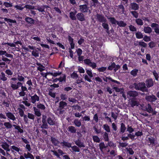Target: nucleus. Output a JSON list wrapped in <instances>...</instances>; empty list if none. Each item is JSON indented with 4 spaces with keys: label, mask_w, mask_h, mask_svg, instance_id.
<instances>
[{
    "label": "nucleus",
    "mask_w": 159,
    "mask_h": 159,
    "mask_svg": "<svg viewBox=\"0 0 159 159\" xmlns=\"http://www.w3.org/2000/svg\"><path fill=\"white\" fill-rule=\"evenodd\" d=\"M17 79L19 82H21L24 81L25 78L23 76L22 74H18L17 75Z\"/></svg>",
    "instance_id": "c756f323"
},
{
    "label": "nucleus",
    "mask_w": 159,
    "mask_h": 159,
    "mask_svg": "<svg viewBox=\"0 0 159 159\" xmlns=\"http://www.w3.org/2000/svg\"><path fill=\"white\" fill-rule=\"evenodd\" d=\"M75 144L80 148H84L85 146L84 142L81 141L80 139H78L74 141Z\"/></svg>",
    "instance_id": "9b49d317"
},
{
    "label": "nucleus",
    "mask_w": 159,
    "mask_h": 159,
    "mask_svg": "<svg viewBox=\"0 0 159 159\" xmlns=\"http://www.w3.org/2000/svg\"><path fill=\"white\" fill-rule=\"evenodd\" d=\"M143 30L145 33L148 34H150L152 31L151 28L149 26L144 27Z\"/></svg>",
    "instance_id": "4be33fe9"
},
{
    "label": "nucleus",
    "mask_w": 159,
    "mask_h": 159,
    "mask_svg": "<svg viewBox=\"0 0 159 159\" xmlns=\"http://www.w3.org/2000/svg\"><path fill=\"white\" fill-rule=\"evenodd\" d=\"M127 95L130 97H136L138 95V93L136 91H129L127 93Z\"/></svg>",
    "instance_id": "ddd939ff"
},
{
    "label": "nucleus",
    "mask_w": 159,
    "mask_h": 159,
    "mask_svg": "<svg viewBox=\"0 0 159 159\" xmlns=\"http://www.w3.org/2000/svg\"><path fill=\"white\" fill-rule=\"evenodd\" d=\"M37 10H38L39 11L41 12H43L45 11L44 9L43 5L38 6Z\"/></svg>",
    "instance_id": "5fc2aeb1"
},
{
    "label": "nucleus",
    "mask_w": 159,
    "mask_h": 159,
    "mask_svg": "<svg viewBox=\"0 0 159 159\" xmlns=\"http://www.w3.org/2000/svg\"><path fill=\"white\" fill-rule=\"evenodd\" d=\"M139 45L143 48H146L147 46V44L144 42H139Z\"/></svg>",
    "instance_id": "e2e57ef3"
},
{
    "label": "nucleus",
    "mask_w": 159,
    "mask_h": 159,
    "mask_svg": "<svg viewBox=\"0 0 159 159\" xmlns=\"http://www.w3.org/2000/svg\"><path fill=\"white\" fill-rule=\"evenodd\" d=\"M66 76L64 75L62 76L61 77L58 78L59 81L60 82H65L66 81Z\"/></svg>",
    "instance_id": "49530a36"
},
{
    "label": "nucleus",
    "mask_w": 159,
    "mask_h": 159,
    "mask_svg": "<svg viewBox=\"0 0 159 159\" xmlns=\"http://www.w3.org/2000/svg\"><path fill=\"white\" fill-rule=\"evenodd\" d=\"M75 126L77 127H80L81 125V123L80 120H79L78 119H75L73 122Z\"/></svg>",
    "instance_id": "5701e85b"
},
{
    "label": "nucleus",
    "mask_w": 159,
    "mask_h": 159,
    "mask_svg": "<svg viewBox=\"0 0 159 159\" xmlns=\"http://www.w3.org/2000/svg\"><path fill=\"white\" fill-rule=\"evenodd\" d=\"M67 104L65 102L61 101L59 103V107L64 109V107L67 106Z\"/></svg>",
    "instance_id": "bb28decb"
},
{
    "label": "nucleus",
    "mask_w": 159,
    "mask_h": 159,
    "mask_svg": "<svg viewBox=\"0 0 159 159\" xmlns=\"http://www.w3.org/2000/svg\"><path fill=\"white\" fill-rule=\"evenodd\" d=\"M6 117L9 119L14 121L16 120V118L13 114L12 113L8 111L5 112Z\"/></svg>",
    "instance_id": "9d476101"
},
{
    "label": "nucleus",
    "mask_w": 159,
    "mask_h": 159,
    "mask_svg": "<svg viewBox=\"0 0 159 159\" xmlns=\"http://www.w3.org/2000/svg\"><path fill=\"white\" fill-rule=\"evenodd\" d=\"M108 19L110 20V21L111 24H115L116 23L117 24V21H118L116 20L115 18L110 17Z\"/></svg>",
    "instance_id": "3c124183"
},
{
    "label": "nucleus",
    "mask_w": 159,
    "mask_h": 159,
    "mask_svg": "<svg viewBox=\"0 0 159 159\" xmlns=\"http://www.w3.org/2000/svg\"><path fill=\"white\" fill-rule=\"evenodd\" d=\"M126 129V128L125 125L123 123H121L120 124V133H124Z\"/></svg>",
    "instance_id": "7c9ffc66"
},
{
    "label": "nucleus",
    "mask_w": 159,
    "mask_h": 159,
    "mask_svg": "<svg viewBox=\"0 0 159 159\" xmlns=\"http://www.w3.org/2000/svg\"><path fill=\"white\" fill-rule=\"evenodd\" d=\"M134 86H135V89L139 90L143 92H148V90L146 87V84L144 82H139L138 83H134Z\"/></svg>",
    "instance_id": "f03ea898"
},
{
    "label": "nucleus",
    "mask_w": 159,
    "mask_h": 159,
    "mask_svg": "<svg viewBox=\"0 0 159 159\" xmlns=\"http://www.w3.org/2000/svg\"><path fill=\"white\" fill-rule=\"evenodd\" d=\"M118 12L120 13H124L125 11V8L122 5H119L117 8Z\"/></svg>",
    "instance_id": "dca6fc26"
},
{
    "label": "nucleus",
    "mask_w": 159,
    "mask_h": 159,
    "mask_svg": "<svg viewBox=\"0 0 159 159\" xmlns=\"http://www.w3.org/2000/svg\"><path fill=\"white\" fill-rule=\"evenodd\" d=\"M127 130L129 133H131L134 131V129L132 128L131 126H129V125H128L127 126Z\"/></svg>",
    "instance_id": "4d7b16f0"
},
{
    "label": "nucleus",
    "mask_w": 159,
    "mask_h": 159,
    "mask_svg": "<svg viewBox=\"0 0 159 159\" xmlns=\"http://www.w3.org/2000/svg\"><path fill=\"white\" fill-rule=\"evenodd\" d=\"M126 151L128 152L130 155H132L134 153V152L131 148H126Z\"/></svg>",
    "instance_id": "603ef678"
},
{
    "label": "nucleus",
    "mask_w": 159,
    "mask_h": 159,
    "mask_svg": "<svg viewBox=\"0 0 159 159\" xmlns=\"http://www.w3.org/2000/svg\"><path fill=\"white\" fill-rule=\"evenodd\" d=\"M0 79L1 80L4 81L7 80V78L4 72H2L1 73V75H0Z\"/></svg>",
    "instance_id": "a878e982"
},
{
    "label": "nucleus",
    "mask_w": 159,
    "mask_h": 159,
    "mask_svg": "<svg viewBox=\"0 0 159 159\" xmlns=\"http://www.w3.org/2000/svg\"><path fill=\"white\" fill-rule=\"evenodd\" d=\"M99 147L100 149L102 152L103 149L107 147V146H106L104 142H101L99 144Z\"/></svg>",
    "instance_id": "79ce46f5"
},
{
    "label": "nucleus",
    "mask_w": 159,
    "mask_h": 159,
    "mask_svg": "<svg viewBox=\"0 0 159 159\" xmlns=\"http://www.w3.org/2000/svg\"><path fill=\"white\" fill-rule=\"evenodd\" d=\"M93 139L94 142L96 143H99L100 141V140L99 137L96 136L94 135L93 136Z\"/></svg>",
    "instance_id": "de8ad7c7"
},
{
    "label": "nucleus",
    "mask_w": 159,
    "mask_h": 159,
    "mask_svg": "<svg viewBox=\"0 0 159 159\" xmlns=\"http://www.w3.org/2000/svg\"><path fill=\"white\" fill-rule=\"evenodd\" d=\"M136 37L138 39H142L143 38V35L140 32H137L135 33Z\"/></svg>",
    "instance_id": "37998d69"
},
{
    "label": "nucleus",
    "mask_w": 159,
    "mask_h": 159,
    "mask_svg": "<svg viewBox=\"0 0 159 159\" xmlns=\"http://www.w3.org/2000/svg\"><path fill=\"white\" fill-rule=\"evenodd\" d=\"M11 87L13 90H16L18 89L20 87H21V89L22 91H27V89L25 86H23L22 84L19 82H18L16 84H15L13 82H10Z\"/></svg>",
    "instance_id": "f257e3e1"
},
{
    "label": "nucleus",
    "mask_w": 159,
    "mask_h": 159,
    "mask_svg": "<svg viewBox=\"0 0 159 159\" xmlns=\"http://www.w3.org/2000/svg\"><path fill=\"white\" fill-rule=\"evenodd\" d=\"M68 130L71 133H75L76 132V129L75 127L72 126L68 127Z\"/></svg>",
    "instance_id": "412c9836"
},
{
    "label": "nucleus",
    "mask_w": 159,
    "mask_h": 159,
    "mask_svg": "<svg viewBox=\"0 0 159 159\" xmlns=\"http://www.w3.org/2000/svg\"><path fill=\"white\" fill-rule=\"evenodd\" d=\"M76 52L77 53V55L78 56H80L81 55L82 53V50L80 48H78L76 50Z\"/></svg>",
    "instance_id": "338daca9"
},
{
    "label": "nucleus",
    "mask_w": 159,
    "mask_h": 159,
    "mask_svg": "<svg viewBox=\"0 0 159 159\" xmlns=\"http://www.w3.org/2000/svg\"><path fill=\"white\" fill-rule=\"evenodd\" d=\"M4 20L5 21H7V22H10L11 23H15L16 22V20H13L12 19H8L6 18H4Z\"/></svg>",
    "instance_id": "13d9d810"
},
{
    "label": "nucleus",
    "mask_w": 159,
    "mask_h": 159,
    "mask_svg": "<svg viewBox=\"0 0 159 159\" xmlns=\"http://www.w3.org/2000/svg\"><path fill=\"white\" fill-rule=\"evenodd\" d=\"M70 148H71L72 149L73 152H80V149L79 148V147L76 145H75L72 147L71 146Z\"/></svg>",
    "instance_id": "ea45409f"
},
{
    "label": "nucleus",
    "mask_w": 159,
    "mask_h": 159,
    "mask_svg": "<svg viewBox=\"0 0 159 159\" xmlns=\"http://www.w3.org/2000/svg\"><path fill=\"white\" fill-rule=\"evenodd\" d=\"M48 123L50 125H55V122L50 117L48 118L47 120Z\"/></svg>",
    "instance_id": "2f4dec72"
},
{
    "label": "nucleus",
    "mask_w": 159,
    "mask_h": 159,
    "mask_svg": "<svg viewBox=\"0 0 159 159\" xmlns=\"http://www.w3.org/2000/svg\"><path fill=\"white\" fill-rule=\"evenodd\" d=\"M77 13L76 11L73 12H71L70 13V17L73 20H75L76 19V17L75 16V15Z\"/></svg>",
    "instance_id": "aec40b11"
},
{
    "label": "nucleus",
    "mask_w": 159,
    "mask_h": 159,
    "mask_svg": "<svg viewBox=\"0 0 159 159\" xmlns=\"http://www.w3.org/2000/svg\"><path fill=\"white\" fill-rule=\"evenodd\" d=\"M51 141L55 146H58L59 144V141L55 138L52 137L51 138Z\"/></svg>",
    "instance_id": "f3484780"
},
{
    "label": "nucleus",
    "mask_w": 159,
    "mask_h": 159,
    "mask_svg": "<svg viewBox=\"0 0 159 159\" xmlns=\"http://www.w3.org/2000/svg\"><path fill=\"white\" fill-rule=\"evenodd\" d=\"M135 22L138 25L141 26L143 25V20L140 18H138L135 20Z\"/></svg>",
    "instance_id": "a19ab883"
},
{
    "label": "nucleus",
    "mask_w": 159,
    "mask_h": 159,
    "mask_svg": "<svg viewBox=\"0 0 159 159\" xmlns=\"http://www.w3.org/2000/svg\"><path fill=\"white\" fill-rule=\"evenodd\" d=\"M103 137L105 141L108 142L109 141V138H108V134L107 132H104L103 133Z\"/></svg>",
    "instance_id": "4c0bfd02"
},
{
    "label": "nucleus",
    "mask_w": 159,
    "mask_h": 159,
    "mask_svg": "<svg viewBox=\"0 0 159 159\" xmlns=\"http://www.w3.org/2000/svg\"><path fill=\"white\" fill-rule=\"evenodd\" d=\"M79 10L82 13L87 12L89 8L88 5L86 4L80 5L79 6Z\"/></svg>",
    "instance_id": "39448f33"
},
{
    "label": "nucleus",
    "mask_w": 159,
    "mask_h": 159,
    "mask_svg": "<svg viewBox=\"0 0 159 159\" xmlns=\"http://www.w3.org/2000/svg\"><path fill=\"white\" fill-rule=\"evenodd\" d=\"M25 20L27 22L30 24H34L35 22L34 20L33 19L30 17L26 18Z\"/></svg>",
    "instance_id": "58836bf2"
},
{
    "label": "nucleus",
    "mask_w": 159,
    "mask_h": 159,
    "mask_svg": "<svg viewBox=\"0 0 159 159\" xmlns=\"http://www.w3.org/2000/svg\"><path fill=\"white\" fill-rule=\"evenodd\" d=\"M84 63L86 65H88L89 66L92 67L93 69L96 68L97 67L96 64L93 62H92L91 60L89 59H86L84 60Z\"/></svg>",
    "instance_id": "7ed1b4c3"
},
{
    "label": "nucleus",
    "mask_w": 159,
    "mask_h": 159,
    "mask_svg": "<svg viewBox=\"0 0 159 159\" xmlns=\"http://www.w3.org/2000/svg\"><path fill=\"white\" fill-rule=\"evenodd\" d=\"M148 45L149 48H152L155 47L156 44L154 42L151 41L148 43Z\"/></svg>",
    "instance_id": "0e129e2a"
},
{
    "label": "nucleus",
    "mask_w": 159,
    "mask_h": 159,
    "mask_svg": "<svg viewBox=\"0 0 159 159\" xmlns=\"http://www.w3.org/2000/svg\"><path fill=\"white\" fill-rule=\"evenodd\" d=\"M139 104V102L135 100H131L130 103V105L132 107H134L135 106H138Z\"/></svg>",
    "instance_id": "393cba45"
},
{
    "label": "nucleus",
    "mask_w": 159,
    "mask_h": 159,
    "mask_svg": "<svg viewBox=\"0 0 159 159\" xmlns=\"http://www.w3.org/2000/svg\"><path fill=\"white\" fill-rule=\"evenodd\" d=\"M113 89H114L116 92H120V93H123V91H124V89L122 88H119L117 87H114L113 88Z\"/></svg>",
    "instance_id": "c9c22d12"
},
{
    "label": "nucleus",
    "mask_w": 159,
    "mask_h": 159,
    "mask_svg": "<svg viewBox=\"0 0 159 159\" xmlns=\"http://www.w3.org/2000/svg\"><path fill=\"white\" fill-rule=\"evenodd\" d=\"M156 140L155 138L152 136H150L148 138V139L147 140L148 144L149 146L151 145L154 146L156 144Z\"/></svg>",
    "instance_id": "6e6552de"
},
{
    "label": "nucleus",
    "mask_w": 159,
    "mask_h": 159,
    "mask_svg": "<svg viewBox=\"0 0 159 159\" xmlns=\"http://www.w3.org/2000/svg\"><path fill=\"white\" fill-rule=\"evenodd\" d=\"M26 84H28L29 87L28 88V89L29 90L31 91L32 89H33V86L31 80H28L26 82Z\"/></svg>",
    "instance_id": "c85d7f7f"
},
{
    "label": "nucleus",
    "mask_w": 159,
    "mask_h": 159,
    "mask_svg": "<svg viewBox=\"0 0 159 159\" xmlns=\"http://www.w3.org/2000/svg\"><path fill=\"white\" fill-rule=\"evenodd\" d=\"M107 22H104L102 24V26L103 28L106 30V32L107 33L109 32V25Z\"/></svg>",
    "instance_id": "6ab92c4d"
},
{
    "label": "nucleus",
    "mask_w": 159,
    "mask_h": 159,
    "mask_svg": "<svg viewBox=\"0 0 159 159\" xmlns=\"http://www.w3.org/2000/svg\"><path fill=\"white\" fill-rule=\"evenodd\" d=\"M107 67H101L98 68L97 70L99 72H104L106 70Z\"/></svg>",
    "instance_id": "69168bd1"
},
{
    "label": "nucleus",
    "mask_w": 159,
    "mask_h": 159,
    "mask_svg": "<svg viewBox=\"0 0 159 159\" xmlns=\"http://www.w3.org/2000/svg\"><path fill=\"white\" fill-rule=\"evenodd\" d=\"M4 125L6 128L7 129H10L11 128L12 125L9 122H5L4 123Z\"/></svg>",
    "instance_id": "e433bc0d"
},
{
    "label": "nucleus",
    "mask_w": 159,
    "mask_h": 159,
    "mask_svg": "<svg viewBox=\"0 0 159 159\" xmlns=\"http://www.w3.org/2000/svg\"><path fill=\"white\" fill-rule=\"evenodd\" d=\"M37 107L42 110H44L45 109L46 107L45 106L41 103H38L36 105Z\"/></svg>",
    "instance_id": "473e14b6"
},
{
    "label": "nucleus",
    "mask_w": 159,
    "mask_h": 159,
    "mask_svg": "<svg viewBox=\"0 0 159 159\" xmlns=\"http://www.w3.org/2000/svg\"><path fill=\"white\" fill-rule=\"evenodd\" d=\"M130 30L134 32L137 31V29L134 26L131 25L129 26Z\"/></svg>",
    "instance_id": "052dcab7"
},
{
    "label": "nucleus",
    "mask_w": 159,
    "mask_h": 159,
    "mask_svg": "<svg viewBox=\"0 0 159 159\" xmlns=\"http://www.w3.org/2000/svg\"><path fill=\"white\" fill-rule=\"evenodd\" d=\"M96 19L100 23L107 22V20L102 14H97L96 15Z\"/></svg>",
    "instance_id": "20e7f679"
},
{
    "label": "nucleus",
    "mask_w": 159,
    "mask_h": 159,
    "mask_svg": "<svg viewBox=\"0 0 159 159\" xmlns=\"http://www.w3.org/2000/svg\"><path fill=\"white\" fill-rule=\"evenodd\" d=\"M28 117L32 120H34L35 118V116L30 113H28L27 114Z\"/></svg>",
    "instance_id": "864d4df0"
},
{
    "label": "nucleus",
    "mask_w": 159,
    "mask_h": 159,
    "mask_svg": "<svg viewBox=\"0 0 159 159\" xmlns=\"http://www.w3.org/2000/svg\"><path fill=\"white\" fill-rule=\"evenodd\" d=\"M61 144L63 147H67L69 148H70L71 146V144L63 140L62 142L60 143Z\"/></svg>",
    "instance_id": "a211bd4d"
},
{
    "label": "nucleus",
    "mask_w": 159,
    "mask_h": 159,
    "mask_svg": "<svg viewBox=\"0 0 159 159\" xmlns=\"http://www.w3.org/2000/svg\"><path fill=\"white\" fill-rule=\"evenodd\" d=\"M33 108L35 115L38 117L40 116L41 114L40 111L35 107H34Z\"/></svg>",
    "instance_id": "cd10ccee"
},
{
    "label": "nucleus",
    "mask_w": 159,
    "mask_h": 159,
    "mask_svg": "<svg viewBox=\"0 0 159 159\" xmlns=\"http://www.w3.org/2000/svg\"><path fill=\"white\" fill-rule=\"evenodd\" d=\"M132 15L136 18H137L138 17V13L135 11H131L130 12Z\"/></svg>",
    "instance_id": "bf43d9fd"
},
{
    "label": "nucleus",
    "mask_w": 159,
    "mask_h": 159,
    "mask_svg": "<svg viewBox=\"0 0 159 159\" xmlns=\"http://www.w3.org/2000/svg\"><path fill=\"white\" fill-rule=\"evenodd\" d=\"M130 7L132 9L135 11L138 10L139 8V5L136 3L134 2L131 3Z\"/></svg>",
    "instance_id": "4468645a"
},
{
    "label": "nucleus",
    "mask_w": 159,
    "mask_h": 159,
    "mask_svg": "<svg viewBox=\"0 0 159 159\" xmlns=\"http://www.w3.org/2000/svg\"><path fill=\"white\" fill-rule=\"evenodd\" d=\"M145 82L146 86L148 88L150 87L153 85V82L152 79H147Z\"/></svg>",
    "instance_id": "2eb2a0df"
},
{
    "label": "nucleus",
    "mask_w": 159,
    "mask_h": 159,
    "mask_svg": "<svg viewBox=\"0 0 159 159\" xmlns=\"http://www.w3.org/2000/svg\"><path fill=\"white\" fill-rule=\"evenodd\" d=\"M29 96L30 97V100L31 102L33 104H35L36 102H38L39 100V97L35 94L33 96L29 94Z\"/></svg>",
    "instance_id": "423d86ee"
},
{
    "label": "nucleus",
    "mask_w": 159,
    "mask_h": 159,
    "mask_svg": "<svg viewBox=\"0 0 159 159\" xmlns=\"http://www.w3.org/2000/svg\"><path fill=\"white\" fill-rule=\"evenodd\" d=\"M103 129L107 133H110L111 132L110 126L107 124H105L103 125Z\"/></svg>",
    "instance_id": "72a5a7b5"
},
{
    "label": "nucleus",
    "mask_w": 159,
    "mask_h": 159,
    "mask_svg": "<svg viewBox=\"0 0 159 159\" xmlns=\"http://www.w3.org/2000/svg\"><path fill=\"white\" fill-rule=\"evenodd\" d=\"M117 25L120 27H125L126 25V24L123 21H117Z\"/></svg>",
    "instance_id": "c03bdc74"
},
{
    "label": "nucleus",
    "mask_w": 159,
    "mask_h": 159,
    "mask_svg": "<svg viewBox=\"0 0 159 159\" xmlns=\"http://www.w3.org/2000/svg\"><path fill=\"white\" fill-rule=\"evenodd\" d=\"M115 63L114 62H113L111 63V64L107 68V69L110 70H112L115 67Z\"/></svg>",
    "instance_id": "6e6d98bb"
},
{
    "label": "nucleus",
    "mask_w": 159,
    "mask_h": 159,
    "mask_svg": "<svg viewBox=\"0 0 159 159\" xmlns=\"http://www.w3.org/2000/svg\"><path fill=\"white\" fill-rule=\"evenodd\" d=\"M86 72L87 74L89 76L90 78H91L93 77V74L91 70H88L86 69Z\"/></svg>",
    "instance_id": "8fccbe9b"
},
{
    "label": "nucleus",
    "mask_w": 159,
    "mask_h": 159,
    "mask_svg": "<svg viewBox=\"0 0 159 159\" xmlns=\"http://www.w3.org/2000/svg\"><path fill=\"white\" fill-rule=\"evenodd\" d=\"M145 99L148 101L150 102H154L157 98L154 95H152L150 96H146L145 97Z\"/></svg>",
    "instance_id": "f8f14e48"
},
{
    "label": "nucleus",
    "mask_w": 159,
    "mask_h": 159,
    "mask_svg": "<svg viewBox=\"0 0 159 159\" xmlns=\"http://www.w3.org/2000/svg\"><path fill=\"white\" fill-rule=\"evenodd\" d=\"M2 147L4 150L6 149L7 148H9V145L6 143H3V144H2L1 145Z\"/></svg>",
    "instance_id": "680f3d73"
},
{
    "label": "nucleus",
    "mask_w": 159,
    "mask_h": 159,
    "mask_svg": "<svg viewBox=\"0 0 159 159\" xmlns=\"http://www.w3.org/2000/svg\"><path fill=\"white\" fill-rule=\"evenodd\" d=\"M76 17L77 19L80 21H84L85 20V16L82 12L78 13L76 15Z\"/></svg>",
    "instance_id": "1a4fd4ad"
},
{
    "label": "nucleus",
    "mask_w": 159,
    "mask_h": 159,
    "mask_svg": "<svg viewBox=\"0 0 159 159\" xmlns=\"http://www.w3.org/2000/svg\"><path fill=\"white\" fill-rule=\"evenodd\" d=\"M147 112L149 113H151L152 115H156L157 112L152 107L151 105L148 103L147 105Z\"/></svg>",
    "instance_id": "0eeeda50"
},
{
    "label": "nucleus",
    "mask_w": 159,
    "mask_h": 159,
    "mask_svg": "<svg viewBox=\"0 0 159 159\" xmlns=\"http://www.w3.org/2000/svg\"><path fill=\"white\" fill-rule=\"evenodd\" d=\"M139 70L137 69H134L133 70L130 72V74L133 76L135 77L137 75Z\"/></svg>",
    "instance_id": "f704fd0d"
},
{
    "label": "nucleus",
    "mask_w": 159,
    "mask_h": 159,
    "mask_svg": "<svg viewBox=\"0 0 159 159\" xmlns=\"http://www.w3.org/2000/svg\"><path fill=\"white\" fill-rule=\"evenodd\" d=\"M24 156L25 157L26 159L30 158V159H34V157L33 155L29 152H28L27 154L24 153Z\"/></svg>",
    "instance_id": "b1692460"
},
{
    "label": "nucleus",
    "mask_w": 159,
    "mask_h": 159,
    "mask_svg": "<svg viewBox=\"0 0 159 159\" xmlns=\"http://www.w3.org/2000/svg\"><path fill=\"white\" fill-rule=\"evenodd\" d=\"M32 54L35 57H38L39 56V53L37 50H34L32 51Z\"/></svg>",
    "instance_id": "09e8293b"
},
{
    "label": "nucleus",
    "mask_w": 159,
    "mask_h": 159,
    "mask_svg": "<svg viewBox=\"0 0 159 159\" xmlns=\"http://www.w3.org/2000/svg\"><path fill=\"white\" fill-rule=\"evenodd\" d=\"M24 7H25V8H26L27 9H28L31 10H33L34 8V6L29 4H26L24 6Z\"/></svg>",
    "instance_id": "a18cd8bd"
},
{
    "label": "nucleus",
    "mask_w": 159,
    "mask_h": 159,
    "mask_svg": "<svg viewBox=\"0 0 159 159\" xmlns=\"http://www.w3.org/2000/svg\"><path fill=\"white\" fill-rule=\"evenodd\" d=\"M93 129L94 130L95 132V133L96 134H100L101 133V129H98L95 126H94L93 128Z\"/></svg>",
    "instance_id": "774afa93"
}]
</instances>
